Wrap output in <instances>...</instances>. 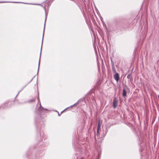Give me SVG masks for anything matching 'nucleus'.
<instances>
[{
  "mask_svg": "<svg viewBox=\"0 0 159 159\" xmlns=\"http://www.w3.org/2000/svg\"><path fill=\"white\" fill-rule=\"evenodd\" d=\"M100 129V127H99V126H98L97 127V136H98L99 134V130Z\"/></svg>",
  "mask_w": 159,
  "mask_h": 159,
  "instance_id": "obj_7",
  "label": "nucleus"
},
{
  "mask_svg": "<svg viewBox=\"0 0 159 159\" xmlns=\"http://www.w3.org/2000/svg\"><path fill=\"white\" fill-rule=\"evenodd\" d=\"M112 62V68L113 72L114 73H115L116 72V70L115 68L114 67V62L111 61Z\"/></svg>",
  "mask_w": 159,
  "mask_h": 159,
  "instance_id": "obj_4",
  "label": "nucleus"
},
{
  "mask_svg": "<svg viewBox=\"0 0 159 159\" xmlns=\"http://www.w3.org/2000/svg\"><path fill=\"white\" fill-rule=\"evenodd\" d=\"M122 96L124 97H125L126 96V92L125 89L124 88L123 89Z\"/></svg>",
  "mask_w": 159,
  "mask_h": 159,
  "instance_id": "obj_5",
  "label": "nucleus"
},
{
  "mask_svg": "<svg viewBox=\"0 0 159 159\" xmlns=\"http://www.w3.org/2000/svg\"><path fill=\"white\" fill-rule=\"evenodd\" d=\"M34 101V99H33L32 100H31L30 101V102H32V101Z\"/></svg>",
  "mask_w": 159,
  "mask_h": 159,
  "instance_id": "obj_14",
  "label": "nucleus"
},
{
  "mask_svg": "<svg viewBox=\"0 0 159 159\" xmlns=\"http://www.w3.org/2000/svg\"><path fill=\"white\" fill-rule=\"evenodd\" d=\"M118 99L117 98H115L113 100V107L114 108H115L117 106L118 103Z\"/></svg>",
  "mask_w": 159,
  "mask_h": 159,
  "instance_id": "obj_2",
  "label": "nucleus"
},
{
  "mask_svg": "<svg viewBox=\"0 0 159 159\" xmlns=\"http://www.w3.org/2000/svg\"><path fill=\"white\" fill-rule=\"evenodd\" d=\"M58 115L59 116H60V114H59V113H58Z\"/></svg>",
  "mask_w": 159,
  "mask_h": 159,
  "instance_id": "obj_16",
  "label": "nucleus"
},
{
  "mask_svg": "<svg viewBox=\"0 0 159 159\" xmlns=\"http://www.w3.org/2000/svg\"><path fill=\"white\" fill-rule=\"evenodd\" d=\"M101 21L102 22V23H103V25H104V22H103V18H102V17H101Z\"/></svg>",
  "mask_w": 159,
  "mask_h": 159,
  "instance_id": "obj_12",
  "label": "nucleus"
},
{
  "mask_svg": "<svg viewBox=\"0 0 159 159\" xmlns=\"http://www.w3.org/2000/svg\"><path fill=\"white\" fill-rule=\"evenodd\" d=\"M40 107L39 109V111H42V109H44L45 110H47V109H45L43 108V107H42L41 106V105L40 103Z\"/></svg>",
  "mask_w": 159,
  "mask_h": 159,
  "instance_id": "obj_6",
  "label": "nucleus"
},
{
  "mask_svg": "<svg viewBox=\"0 0 159 159\" xmlns=\"http://www.w3.org/2000/svg\"><path fill=\"white\" fill-rule=\"evenodd\" d=\"M130 74H129L127 75V78L128 79H129L130 78Z\"/></svg>",
  "mask_w": 159,
  "mask_h": 159,
  "instance_id": "obj_11",
  "label": "nucleus"
},
{
  "mask_svg": "<svg viewBox=\"0 0 159 159\" xmlns=\"http://www.w3.org/2000/svg\"><path fill=\"white\" fill-rule=\"evenodd\" d=\"M67 108H66L62 112H61V113H62V112H63V111H65Z\"/></svg>",
  "mask_w": 159,
  "mask_h": 159,
  "instance_id": "obj_13",
  "label": "nucleus"
},
{
  "mask_svg": "<svg viewBox=\"0 0 159 159\" xmlns=\"http://www.w3.org/2000/svg\"><path fill=\"white\" fill-rule=\"evenodd\" d=\"M158 98H159V95H158Z\"/></svg>",
  "mask_w": 159,
  "mask_h": 159,
  "instance_id": "obj_18",
  "label": "nucleus"
},
{
  "mask_svg": "<svg viewBox=\"0 0 159 159\" xmlns=\"http://www.w3.org/2000/svg\"><path fill=\"white\" fill-rule=\"evenodd\" d=\"M78 104V102L76 103H75V104H74V105H73L72 106H70V107L71 108L72 107H73L74 106L76 105H77Z\"/></svg>",
  "mask_w": 159,
  "mask_h": 159,
  "instance_id": "obj_10",
  "label": "nucleus"
},
{
  "mask_svg": "<svg viewBox=\"0 0 159 159\" xmlns=\"http://www.w3.org/2000/svg\"><path fill=\"white\" fill-rule=\"evenodd\" d=\"M101 122L100 120H99L98 126L101 127Z\"/></svg>",
  "mask_w": 159,
  "mask_h": 159,
  "instance_id": "obj_9",
  "label": "nucleus"
},
{
  "mask_svg": "<svg viewBox=\"0 0 159 159\" xmlns=\"http://www.w3.org/2000/svg\"><path fill=\"white\" fill-rule=\"evenodd\" d=\"M80 159H84L83 157H81Z\"/></svg>",
  "mask_w": 159,
  "mask_h": 159,
  "instance_id": "obj_15",
  "label": "nucleus"
},
{
  "mask_svg": "<svg viewBox=\"0 0 159 159\" xmlns=\"http://www.w3.org/2000/svg\"><path fill=\"white\" fill-rule=\"evenodd\" d=\"M2 2V3H4V2H13V3H19V2Z\"/></svg>",
  "mask_w": 159,
  "mask_h": 159,
  "instance_id": "obj_8",
  "label": "nucleus"
},
{
  "mask_svg": "<svg viewBox=\"0 0 159 159\" xmlns=\"http://www.w3.org/2000/svg\"><path fill=\"white\" fill-rule=\"evenodd\" d=\"M38 100H39V98H38Z\"/></svg>",
  "mask_w": 159,
  "mask_h": 159,
  "instance_id": "obj_17",
  "label": "nucleus"
},
{
  "mask_svg": "<svg viewBox=\"0 0 159 159\" xmlns=\"http://www.w3.org/2000/svg\"><path fill=\"white\" fill-rule=\"evenodd\" d=\"M114 78L117 82H118L120 78L119 74L118 73H116L114 76Z\"/></svg>",
  "mask_w": 159,
  "mask_h": 159,
  "instance_id": "obj_3",
  "label": "nucleus"
},
{
  "mask_svg": "<svg viewBox=\"0 0 159 159\" xmlns=\"http://www.w3.org/2000/svg\"><path fill=\"white\" fill-rule=\"evenodd\" d=\"M47 14H45V22H44V29H43V39H42V40L41 47V51H40V55L39 61V62L38 68V73L39 72V67L40 63V60L41 55V51H42V44H43V36H44V34L45 27L46 22V20H47Z\"/></svg>",
  "mask_w": 159,
  "mask_h": 159,
  "instance_id": "obj_1",
  "label": "nucleus"
}]
</instances>
